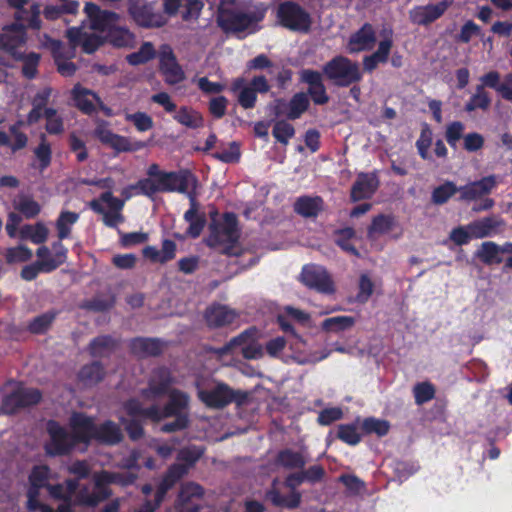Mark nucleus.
I'll list each match as a JSON object with an SVG mask.
<instances>
[{
    "mask_svg": "<svg viewBox=\"0 0 512 512\" xmlns=\"http://www.w3.org/2000/svg\"><path fill=\"white\" fill-rule=\"evenodd\" d=\"M491 103L492 100L489 93L482 86H476L474 94L465 103L464 110L467 113H472L478 109L487 111Z\"/></svg>",
    "mask_w": 512,
    "mask_h": 512,
    "instance_id": "42",
    "label": "nucleus"
},
{
    "mask_svg": "<svg viewBox=\"0 0 512 512\" xmlns=\"http://www.w3.org/2000/svg\"><path fill=\"white\" fill-rule=\"evenodd\" d=\"M55 316V313L46 312L34 317L28 324V331L35 335L44 334L53 323Z\"/></svg>",
    "mask_w": 512,
    "mask_h": 512,
    "instance_id": "55",
    "label": "nucleus"
},
{
    "mask_svg": "<svg viewBox=\"0 0 512 512\" xmlns=\"http://www.w3.org/2000/svg\"><path fill=\"white\" fill-rule=\"evenodd\" d=\"M197 183V177L189 169L166 172L159 179L161 192H178L187 195L190 193L189 186L192 185L195 189Z\"/></svg>",
    "mask_w": 512,
    "mask_h": 512,
    "instance_id": "15",
    "label": "nucleus"
},
{
    "mask_svg": "<svg viewBox=\"0 0 512 512\" xmlns=\"http://www.w3.org/2000/svg\"><path fill=\"white\" fill-rule=\"evenodd\" d=\"M50 469L46 465L34 466L29 474V487L27 490V503L36 504V498H39L42 488L49 485Z\"/></svg>",
    "mask_w": 512,
    "mask_h": 512,
    "instance_id": "24",
    "label": "nucleus"
},
{
    "mask_svg": "<svg viewBox=\"0 0 512 512\" xmlns=\"http://www.w3.org/2000/svg\"><path fill=\"white\" fill-rule=\"evenodd\" d=\"M204 496V488L195 482L183 483L180 487L177 500L175 501L176 512H199L201 505L199 501Z\"/></svg>",
    "mask_w": 512,
    "mask_h": 512,
    "instance_id": "16",
    "label": "nucleus"
},
{
    "mask_svg": "<svg viewBox=\"0 0 512 512\" xmlns=\"http://www.w3.org/2000/svg\"><path fill=\"white\" fill-rule=\"evenodd\" d=\"M504 224L501 217L493 215L473 221L467 229L471 231L473 238L482 239L499 233Z\"/></svg>",
    "mask_w": 512,
    "mask_h": 512,
    "instance_id": "27",
    "label": "nucleus"
},
{
    "mask_svg": "<svg viewBox=\"0 0 512 512\" xmlns=\"http://www.w3.org/2000/svg\"><path fill=\"white\" fill-rule=\"evenodd\" d=\"M175 384L172 371L166 366H159L152 370L148 379V385L141 390L145 399H156L167 395Z\"/></svg>",
    "mask_w": 512,
    "mask_h": 512,
    "instance_id": "13",
    "label": "nucleus"
},
{
    "mask_svg": "<svg viewBox=\"0 0 512 512\" xmlns=\"http://www.w3.org/2000/svg\"><path fill=\"white\" fill-rule=\"evenodd\" d=\"M89 207L93 212L103 216V223L109 228H117L125 221L122 214L124 200L115 197L111 191H105L99 198L91 200Z\"/></svg>",
    "mask_w": 512,
    "mask_h": 512,
    "instance_id": "5",
    "label": "nucleus"
},
{
    "mask_svg": "<svg viewBox=\"0 0 512 512\" xmlns=\"http://www.w3.org/2000/svg\"><path fill=\"white\" fill-rule=\"evenodd\" d=\"M123 438L120 427L112 420H106L95 428L94 439L96 442L105 445H116Z\"/></svg>",
    "mask_w": 512,
    "mask_h": 512,
    "instance_id": "33",
    "label": "nucleus"
},
{
    "mask_svg": "<svg viewBox=\"0 0 512 512\" xmlns=\"http://www.w3.org/2000/svg\"><path fill=\"white\" fill-rule=\"evenodd\" d=\"M69 426L77 445H89L93 441L96 428L93 417L83 412H73L69 419Z\"/></svg>",
    "mask_w": 512,
    "mask_h": 512,
    "instance_id": "18",
    "label": "nucleus"
},
{
    "mask_svg": "<svg viewBox=\"0 0 512 512\" xmlns=\"http://www.w3.org/2000/svg\"><path fill=\"white\" fill-rule=\"evenodd\" d=\"M33 152L39 162L38 168L41 171L47 169L52 161V149L44 133L40 135V142Z\"/></svg>",
    "mask_w": 512,
    "mask_h": 512,
    "instance_id": "50",
    "label": "nucleus"
},
{
    "mask_svg": "<svg viewBox=\"0 0 512 512\" xmlns=\"http://www.w3.org/2000/svg\"><path fill=\"white\" fill-rule=\"evenodd\" d=\"M265 496L273 506L289 510L298 508L302 498L299 491H291L288 495H282L276 488L268 490Z\"/></svg>",
    "mask_w": 512,
    "mask_h": 512,
    "instance_id": "37",
    "label": "nucleus"
},
{
    "mask_svg": "<svg viewBox=\"0 0 512 512\" xmlns=\"http://www.w3.org/2000/svg\"><path fill=\"white\" fill-rule=\"evenodd\" d=\"M275 462L278 466L287 470H301L304 469L307 460L302 452L285 448L277 453Z\"/></svg>",
    "mask_w": 512,
    "mask_h": 512,
    "instance_id": "39",
    "label": "nucleus"
},
{
    "mask_svg": "<svg viewBox=\"0 0 512 512\" xmlns=\"http://www.w3.org/2000/svg\"><path fill=\"white\" fill-rule=\"evenodd\" d=\"M119 345V339L111 335H99L89 342L87 351L93 358H108L118 349Z\"/></svg>",
    "mask_w": 512,
    "mask_h": 512,
    "instance_id": "28",
    "label": "nucleus"
},
{
    "mask_svg": "<svg viewBox=\"0 0 512 512\" xmlns=\"http://www.w3.org/2000/svg\"><path fill=\"white\" fill-rule=\"evenodd\" d=\"M214 159H217L223 163L227 164H235L240 161L241 151L240 145L233 141L229 144L228 149H223L222 151H216L211 154Z\"/></svg>",
    "mask_w": 512,
    "mask_h": 512,
    "instance_id": "63",
    "label": "nucleus"
},
{
    "mask_svg": "<svg viewBox=\"0 0 512 512\" xmlns=\"http://www.w3.org/2000/svg\"><path fill=\"white\" fill-rule=\"evenodd\" d=\"M136 479L137 474L130 471L111 472L103 470V476L101 480L106 483L117 484L122 487H127L134 484Z\"/></svg>",
    "mask_w": 512,
    "mask_h": 512,
    "instance_id": "53",
    "label": "nucleus"
},
{
    "mask_svg": "<svg viewBox=\"0 0 512 512\" xmlns=\"http://www.w3.org/2000/svg\"><path fill=\"white\" fill-rule=\"evenodd\" d=\"M107 40L114 47H130L134 42V35L126 28L116 27L111 28L107 33Z\"/></svg>",
    "mask_w": 512,
    "mask_h": 512,
    "instance_id": "47",
    "label": "nucleus"
},
{
    "mask_svg": "<svg viewBox=\"0 0 512 512\" xmlns=\"http://www.w3.org/2000/svg\"><path fill=\"white\" fill-rule=\"evenodd\" d=\"M99 95L94 91L76 84L72 89V99L75 106L85 115H92L96 112V106L93 100L97 102Z\"/></svg>",
    "mask_w": 512,
    "mask_h": 512,
    "instance_id": "31",
    "label": "nucleus"
},
{
    "mask_svg": "<svg viewBox=\"0 0 512 512\" xmlns=\"http://www.w3.org/2000/svg\"><path fill=\"white\" fill-rule=\"evenodd\" d=\"M496 179L494 175L482 177L479 180L469 182L463 186L458 187L459 196L457 198L460 202H472L482 199L488 195L496 186Z\"/></svg>",
    "mask_w": 512,
    "mask_h": 512,
    "instance_id": "19",
    "label": "nucleus"
},
{
    "mask_svg": "<svg viewBox=\"0 0 512 512\" xmlns=\"http://www.w3.org/2000/svg\"><path fill=\"white\" fill-rule=\"evenodd\" d=\"M290 319L298 322L301 325H307L310 320V315L300 309L292 306H286L283 313L277 315L276 322L284 333L291 334L295 339L304 343L303 339L295 331L294 326L291 324Z\"/></svg>",
    "mask_w": 512,
    "mask_h": 512,
    "instance_id": "23",
    "label": "nucleus"
},
{
    "mask_svg": "<svg viewBox=\"0 0 512 512\" xmlns=\"http://www.w3.org/2000/svg\"><path fill=\"white\" fill-rule=\"evenodd\" d=\"M119 19V16L117 13L107 10H102V12L99 14L98 17H96L93 22L91 23V27L94 30L98 31H109L111 28H113L117 21Z\"/></svg>",
    "mask_w": 512,
    "mask_h": 512,
    "instance_id": "60",
    "label": "nucleus"
},
{
    "mask_svg": "<svg viewBox=\"0 0 512 512\" xmlns=\"http://www.w3.org/2000/svg\"><path fill=\"white\" fill-rule=\"evenodd\" d=\"M173 118L180 125L189 129L196 130L204 126L203 115L190 106H181Z\"/></svg>",
    "mask_w": 512,
    "mask_h": 512,
    "instance_id": "40",
    "label": "nucleus"
},
{
    "mask_svg": "<svg viewBox=\"0 0 512 512\" xmlns=\"http://www.w3.org/2000/svg\"><path fill=\"white\" fill-rule=\"evenodd\" d=\"M159 70L163 75L165 82L170 85H176L185 79V73L170 48L161 51L159 57Z\"/></svg>",
    "mask_w": 512,
    "mask_h": 512,
    "instance_id": "21",
    "label": "nucleus"
},
{
    "mask_svg": "<svg viewBox=\"0 0 512 512\" xmlns=\"http://www.w3.org/2000/svg\"><path fill=\"white\" fill-rule=\"evenodd\" d=\"M394 224V216L379 214L372 219L367 229L368 237L372 238L374 234H386L392 230Z\"/></svg>",
    "mask_w": 512,
    "mask_h": 512,
    "instance_id": "48",
    "label": "nucleus"
},
{
    "mask_svg": "<svg viewBox=\"0 0 512 512\" xmlns=\"http://www.w3.org/2000/svg\"><path fill=\"white\" fill-rule=\"evenodd\" d=\"M188 198L190 201L189 209L184 213V220L189 223V227L187 229V235L191 238H198L205 225H206V216L205 213L199 212V204L196 200L195 193H189Z\"/></svg>",
    "mask_w": 512,
    "mask_h": 512,
    "instance_id": "25",
    "label": "nucleus"
},
{
    "mask_svg": "<svg viewBox=\"0 0 512 512\" xmlns=\"http://www.w3.org/2000/svg\"><path fill=\"white\" fill-rule=\"evenodd\" d=\"M116 298L113 294L96 295L82 303L81 308L95 313L107 312L115 306Z\"/></svg>",
    "mask_w": 512,
    "mask_h": 512,
    "instance_id": "44",
    "label": "nucleus"
},
{
    "mask_svg": "<svg viewBox=\"0 0 512 512\" xmlns=\"http://www.w3.org/2000/svg\"><path fill=\"white\" fill-rule=\"evenodd\" d=\"M41 399L42 393L39 389L18 387L3 398L0 411L13 415L23 408L37 405Z\"/></svg>",
    "mask_w": 512,
    "mask_h": 512,
    "instance_id": "11",
    "label": "nucleus"
},
{
    "mask_svg": "<svg viewBox=\"0 0 512 512\" xmlns=\"http://www.w3.org/2000/svg\"><path fill=\"white\" fill-rule=\"evenodd\" d=\"M450 5L451 1L442 0L436 4L415 6L409 11V19L415 25L428 26L440 19Z\"/></svg>",
    "mask_w": 512,
    "mask_h": 512,
    "instance_id": "17",
    "label": "nucleus"
},
{
    "mask_svg": "<svg viewBox=\"0 0 512 512\" xmlns=\"http://www.w3.org/2000/svg\"><path fill=\"white\" fill-rule=\"evenodd\" d=\"M186 474V469L181 465H170L157 486L156 493L158 494V500H164L167 492Z\"/></svg>",
    "mask_w": 512,
    "mask_h": 512,
    "instance_id": "36",
    "label": "nucleus"
},
{
    "mask_svg": "<svg viewBox=\"0 0 512 512\" xmlns=\"http://www.w3.org/2000/svg\"><path fill=\"white\" fill-rule=\"evenodd\" d=\"M379 186L376 175L360 173L351 187L350 197L353 202L369 199L373 196Z\"/></svg>",
    "mask_w": 512,
    "mask_h": 512,
    "instance_id": "26",
    "label": "nucleus"
},
{
    "mask_svg": "<svg viewBox=\"0 0 512 512\" xmlns=\"http://www.w3.org/2000/svg\"><path fill=\"white\" fill-rule=\"evenodd\" d=\"M177 245L173 240L164 239L162 242V249L158 250L154 246H146L142 250V254L145 258L149 259L153 263H167L173 260L176 256Z\"/></svg>",
    "mask_w": 512,
    "mask_h": 512,
    "instance_id": "32",
    "label": "nucleus"
},
{
    "mask_svg": "<svg viewBox=\"0 0 512 512\" xmlns=\"http://www.w3.org/2000/svg\"><path fill=\"white\" fill-rule=\"evenodd\" d=\"M362 429L366 434H376L378 437H383L389 433L390 423L384 419L367 417L362 422Z\"/></svg>",
    "mask_w": 512,
    "mask_h": 512,
    "instance_id": "54",
    "label": "nucleus"
},
{
    "mask_svg": "<svg viewBox=\"0 0 512 512\" xmlns=\"http://www.w3.org/2000/svg\"><path fill=\"white\" fill-rule=\"evenodd\" d=\"M128 11L136 24L144 28H159L166 23L165 17L155 11L154 3L147 0H130Z\"/></svg>",
    "mask_w": 512,
    "mask_h": 512,
    "instance_id": "14",
    "label": "nucleus"
},
{
    "mask_svg": "<svg viewBox=\"0 0 512 512\" xmlns=\"http://www.w3.org/2000/svg\"><path fill=\"white\" fill-rule=\"evenodd\" d=\"M299 80L306 84V92H296L288 101V120H297L308 111L310 107V99L315 105H325L330 98L322 79V74L314 69H302L299 72Z\"/></svg>",
    "mask_w": 512,
    "mask_h": 512,
    "instance_id": "1",
    "label": "nucleus"
},
{
    "mask_svg": "<svg viewBox=\"0 0 512 512\" xmlns=\"http://www.w3.org/2000/svg\"><path fill=\"white\" fill-rule=\"evenodd\" d=\"M337 438L350 446L360 443L361 435L358 433L357 424H340L338 426Z\"/></svg>",
    "mask_w": 512,
    "mask_h": 512,
    "instance_id": "57",
    "label": "nucleus"
},
{
    "mask_svg": "<svg viewBox=\"0 0 512 512\" xmlns=\"http://www.w3.org/2000/svg\"><path fill=\"white\" fill-rule=\"evenodd\" d=\"M14 59L17 61H21L22 65V74L25 78L32 80L38 74V65L40 62V54L36 52L30 53H15Z\"/></svg>",
    "mask_w": 512,
    "mask_h": 512,
    "instance_id": "41",
    "label": "nucleus"
},
{
    "mask_svg": "<svg viewBox=\"0 0 512 512\" xmlns=\"http://www.w3.org/2000/svg\"><path fill=\"white\" fill-rule=\"evenodd\" d=\"M131 353L138 357H156L163 352V343L159 339L136 337L129 342Z\"/></svg>",
    "mask_w": 512,
    "mask_h": 512,
    "instance_id": "30",
    "label": "nucleus"
},
{
    "mask_svg": "<svg viewBox=\"0 0 512 512\" xmlns=\"http://www.w3.org/2000/svg\"><path fill=\"white\" fill-rule=\"evenodd\" d=\"M240 237L238 218L233 212L223 214V222L212 221L209 225L207 245L217 247L223 244H235Z\"/></svg>",
    "mask_w": 512,
    "mask_h": 512,
    "instance_id": "7",
    "label": "nucleus"
},
{
    "mask_svg": "<svg viewBox=\"0 0 512 512\" xmlns=\"http://www.w3.org/2000/svg\"><path fill=\"white\" fill-rule=\"evenodd\" d=\"M156 51L151 42H144L138 51L127 55L126 60L130 65L145 64L155 57Z\"/></svg>",
    "mask_w": 512,
    "mask_h": 512,
    "instance_id": "52",
    "label": "nucleus"
},
{
    "mask_svg": "<svg viewBox=\"0 0 512 512\" xmlns=\"http://www.w3.org/2000/svg\"><path fill=\"white\" fill-rule=\"evenodd\" d=\"M198 398L209 408L222 409L233 402L243 404L247 399V393L233 390L225 383H218L211 390H199Z\"/></svg>",
    "mask_w": 512,
    "mask_h": 512,
    "instance_id": "9",
    "label": "nucleus"
},
{
    "mask_svg": "<svg viewBox=\"0 0 512 512\" xmlns=\"http://www.w3.org/2000/svg\"><path fill=\"white\" fill-rule=\"evenodd\" d=\"M96 127L93 136L103 145H106L117 153L135 152L146 147L143 141H131L128 137L114 133L109 128V122L100 118L95 120Z\"/></svg>",
    "mask_w": 512,
    "mask_h": 512,
    "instance_id": "6",
    "label": "nucleus"
},
{
    "mask_svg": "<svg viewBox=\"0 0 512 512\" xmlns=\"http://www.w3.org/2000/svg\"><path fill=\"white\" fill-rule=\"evenodd\" d=\"M203 454L204 449L202 447L196 445L184 447L179 450L177 454L178 463L175 464L184 467L186 469V473H188L189 470L192 467H194V465L202 457Z\"/></svg>",
    "mask_w": 512,
    "mask_h": 512,
    "instance_id": "43",
    "label": "nucleus"
},
{
    "mask_svg": "<svg viewBox=\"0 0 512 512\" xmlns=\"http://www.w3.org/2000/svg\"><path fill=\"white\" fill-rule=\"evenodd\" d=\"M50 437L45 445L46 454L49 456H64L71 453L77 445L72 434L60 425L56 420H49L46 425Z\"/></svg>",
    "mask_w": 512,
    "mask_h": 512,
    "instance_id": "10",
    "label": "nucleus"
},
{
    "mask_svg": "<svg viewBox=\"0 0 512 512\" xmlns=\"http://www.w3.org/2000/svg\"><path fill=\"white\" fill-rule=\"evenodd\" d=\"M435 387L430 382L417 383L413 388L415 403L422 405L435 397Z\"/></svg>",
    "mask_w": 512,
    "mask_h": 512,
    "instance_id": "64",
    "label": "nucleus"
},
{
    "mask_svg": "<svg viewBox=\"0 0 512 512\" xmlns=\"http://www.w3.org/2000/svg\"><path fill=\"white\" fill-rule=\"evenodd\" d=\"M324 200L321 196L303 195L293 203V210L303 218H316L324 210Z\"/></svg>",
    "mask_w": 512,
    "mask_h": 512,
    "instance_id": "29",
    "label": "nucleus"
},
{
    "mask_svg": "<svg viewBox=\"0 0 512 512\" xmlns=\"http://www.w3.org/2000/svg\"><path fill=\"white\" fill-rule=\"evenodd\" d=\"M257 329L255 327H250L243 332H241L239 335L233 337L230 339L226 344H224L221 347L213 348L211 351L218 355V356H224L229 354H234L237 348L244 347L247 342L252 340L254 337H256Z\"/></svg>",
    "mask_w": 512,
    "mask_h": 512,
    "instance_id": "38",
    "label": "nucleus"
},
{
    "mask_svg": "<svg viewBox=\"0 0 512 512\" xmlns=\"http://www.w3.org/2000/svg\"><path fill=\"white\" fill-rule=\"evenodd\" d=\"M456 193H458V186L453 181L447 180L433 189L431 201L435 205H443Z\"/></svg>",
    "mask_w": 512,
    "mask_h": 512,
    "instance_id": "46",
    "label": "nucleus"
},
{
    "mask_svg": "<svg viewBox=\"0 0 512 512\" xmlns=\"http://www.w3.org/2000/svg\"><path fill=\"white\" fill-rule=\"evenodd\" d=\"M320 73L336 87H349L359 83L363 78L359 64L343 55H337L327 61Z\"/></svg>",
    "mask_w": 512,
    "mask_h": 512,
    "instance_id": "3",
    "label": "nucleus"
},
{
    "mask_svg": "<svg viewBox=\"0 0 512 512\" xmlns=\"http://www.w3.org/2000/svg\"><path fill=\"white\" fill-rule=\"evenodd\" d=\"M272 135L279 143L287 145L289 140L294 137L295 129L286 120H279L273 126Z\"/></svg>",
    "mask_w": 512,
    "mask_h": 512,
    "instance_id": "61",
    "label": "nucleus"
},
{
    "mask_svg": "<svg viewBox=\"0 0 512 512\" xmlns=\"http://www.w3.org/2000/svg\"><path fill=\"white\" fill-rule=\"evenodd\" d=\"M512 243L507 242L503 246H499L494 242H484L481 250L478 251V257L486 265L500 264L503 262L502 254L510 253Z\"/></svg>",
    "mask_w": 512,
    "mask_h": 512,
    "instance_id": "34",
    "label": "nucleus"
},
{
    "mask_svg": "<svg viewBox=\"0 0 512 512\" xmlns=\"http://www.w3.org/2000/svg\"><path fill=\"white\" fill-rule=\"evenodd\" d=\"M14 207L27 219L36 217L41 211L39 203L29 196L20 197Z\"/></svg>",
    "mask_w": 512,
    "mask_h": 512,
    "instance_id": "59",
    "label": "nucleus"
},
{
    "mask_svg": "<svg viewBox=\"0 0 512 512\" xmlns=\"http://www.w3.org/2000/svg\"><path fill=\"white\" fill-rule=\"evenodd\" d=\"M53 269L46 260H37L34 263L25 265L20 272V276L25 281H33L40 273H51Z\"/></svg>",
    "mask_w": 512,
    "mask_h": 512,
    "instance_id": "56",
    "label": "nucleus"
},
{
    "mask_svg": "<svg viewBox=\"0 0 512 512\" xmlns=\"http://www.w3.org/2000/svg\"><path fill=\"white\" fill-rule=\"evenodd\" d=\"M239 314L236 310L222 304H212L204 313L205 321L210 328H220L232 324Z\"/></svg>",
    "mask_w": 512,
    "mask_h": 512,
    "instance_id": "22",
    "label": "nucleus"
},
{
    "mask_svg": "<svg viewBox=\"0 0 512 512\" xmlns=\"http://www.w3.org/2000/svg\"><path fill=\"white\" fill-rule=\"evenodd\" d=\"M79 215L71 211H62L56 221L58 238L64 240L71 233V226L77 222Z\"/></svg>",
    "mask_w": 512,
    "mask_h": 512,
    "instance_id": "51",
    "label": "nucleus"
},
{
    "mask_svg": "<svg viewBox=\"0 0 512 512\" xmlns=\"http://www.w3.org/2000/svg\"><path fill=\"white\" fill-rule=\"evenodd\" d=\"M106 375L105 367L100 361L85 364L79 370L77 377L86 387H92L100 383Z\"/></svg>",
    "mask_w": 512,
    "mask_h": 512,
    "instance_id": "35",
    "label": "nucleus"
},
{
    "mask_svg": "<svg viewBox=\"0 0 512 512\" xmlns=\"http://www.w3.org/2000/svg\"><path fill=\"white\" fill-rule=\"evenodd\" d=\"M264 10L244 12L237 8L219 7L216 22L218 27L226 34L242 33L264 19Z\"/></svg>",
    "mask_w": 512,
    "mask_h": 512,
    "instance_id": "4",
    "label": "nucleus"
},
{
    "mask_svg": "<svg viewBox=\"0 0 512 512\" xmlns=\"http://www.w3.org/2000/svg\"><path fill=\"white\" fill-rule=\"evenodd\" d=\"M355 324V318L352 316H334L326 318L321 324V328L326 332L339 333L352 328Z\"/></svg>",
    "mask_w": 512,
    "mask_h": 512,
    "instance_id": "45",
    "label": "nucleus"
},
{
    "mask_svg": "<svg viewBox=\"0 0 512 512\" xmlns=\"http://www.w3.org/2000/svg\"><path fill=\"white\" fill-rule=\"evenodd\" d=\"M279 24L291 31L308 32L311 27L310 14L294 1H284L278 5Z\"/></svg>",
    "mask_w": 512,
    "mask_h": 512,
    "instance_id": "8",
    "label": "nucleus"
},
{
    "mask_svg": "<svg viewBox=\"0 0 512 512\" xmlns=\"http://www.w3.org/2000/svg\"><path fill=\"white\" fill-rule=\"evenodd\" d=\"M26 41V38L10 34L8 32L0 33V49L7 51L14 58L15 53H21L18 51V48L23 45Z\"/></svg>",
    "mask_w": 512,
    "mask_h": 512,
    "instance_id": "58",
    "label": "nucleus"
},
{
    "mask_svg": "<svg viewBox=\"0 0 512 512\" xmlns=\"http://www.w3.org/2000/svg\"><path fill=\"white\" fill-rule=\"evenodd\" d=\"M335 243L345 252L359 257L358 249L351 243V239L355 236V230L352 227H346L335 231Z\"/></svg>",
    "mask_w": 512,
    "mask_h": 512,
    "instance_id": "49",
    "label": "nucleus"
},
{
    "mask_svg": "<svg viewBox=\"0 0 512 512\" xmlns=\"http://www.w3.org/2000/svg\"><path fill=\"white\" fill-rule=\"evenodd\" d=\"M168 402L161 408L156 404L144 407L139 399L130 398L123 404V409L128 416H142L158 423L163 419L178 415H188L190 397L179 389H172L168 394Z\"/></svg>",
    "mask_w": 512,
    "mask_h": 512,
    "instance_id": "2",
    "label": "nucleus"
},
{
    "mask_svg": "<svg viewBox=\"0 0 512 512\" xmlns=\"http://www.w3.org/2000/svg\"><path fill=\"white\" fill-rule=\"evenodd\" d=\"M125 121L132 123L139 132H146L153 128L154 122L150 115L145 112L126 113Z\"/></svg>",
    "mask_w": 512,
    "mask_h": 512,
    "instance_id": "62",
    "label": "nucleus"
},
{
    "mask_svg": "<svg viewBox=\"0 0 512 512\" xmlns=\"http://www.w3.org/2000/svg\"><path fill=\"white\" fill-rule=\"evenodd\" d=\"M376 41L377 34L374 26L366 22L350 35L347 43V51L350 54L370 51L374 48Z\"/></svg>",
    "mask_w": 512,
    "mask_h": 512,
    "instance_id": "20",
    "label": "nucleus"
},
{
    "mask_svg": "<svg viewBox=\"0 0 512 512\" xmlns=\"http://www.w3.org/2000/svg\"><path fill=\"white\" fill-rule=\"evenodd\" d=\"M301 281L309 289L321 294L331 295L336 290L331 275L321 265H305L301 271Z\"/></svg>",
    "mask_w": 512,
    "mask_h": 512,
    "instance_id": "12",
    "label": "nucleus"
}]
</instances>
